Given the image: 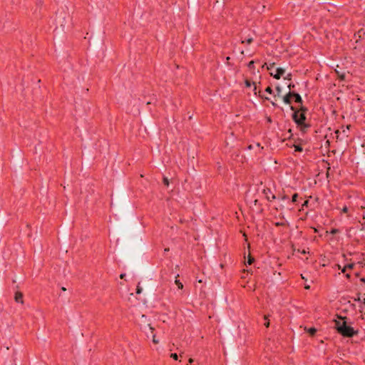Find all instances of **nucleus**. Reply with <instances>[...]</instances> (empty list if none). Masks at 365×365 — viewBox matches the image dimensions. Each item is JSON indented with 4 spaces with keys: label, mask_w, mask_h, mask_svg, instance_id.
Listing matches in <instances>:
<instances>
[{
    "label": "nucleus",
    "mask_w": 365,
    "mask_h": 365,
    "mask_svg": "<svg viewBox=\"0 0 365 365\" xmlns=\"http://www.w3.org/2000/svg\"><path fill=\"white\" fill-rule=\"evenodd\" d=\"M245 83L246 87H250L252 86V83L249 80H245Z\"/></svg>",
    "instance_id": "a878e982"
},
{
    "label": "nucleus",
    "mask_w": 365,
    "mask_h": 365,
    "mask_svg": "<svg viewBox=\"0 0 365 365\" xmlns=\"http://www.w3.org/2000/svg\"><path fill=\"white\" fill-rule=\"evenodd\" d=\"M254 86H255V88H254V92H255V94L257 95V86L255 85V83H253Z\"/></svg>",
    "instance_id": "c9c22d12"
},
{
    "label": "nucleus",
    "mask_w": 365,
    "mask_h": 365,
    "mask_svg": "<svg viewBox=\"0 0 365 365\" xmlns=\"http://www.w3.org/2000/svg\"><path fill=\"white\" fill-rule=\"evenodd\" d=\"M61 290H63V291H66V289L65 287H61Z\"/></svg>",
    "instance_id": "de8ad7c7"
},
{
    "label": "nucleus",
    "mask_w": 365,
    "mask_h": 365,
    "mask_svg": "<svg viewBox=\"0 0 365 365\" xmlns=\"http://www.w3.org/2000/svg\"><path fill=\"white\" fill-rule=\"evenodd\" d=\"M292 98H294V101L297 103L302 104V102H303L302 98L298 93L292 91Z\"/></svg>",
    "instance_id": "423d86ee"
},
{
    "label": "nucleus",
    "mask_w": 365,
    "mask_h": 365,
    "mask_svg": "<svg viewBox=\"0 0 365 365\" xmlns=\"http://www.w3.org/2000/svg\"><path fill=\"white\" fill-rule=\"evenodd\" d=\"M247 66H248V67H249L250 68H253V67H254V61H251L250 62H249V63H248V65H247Z\"/></svg>",
    "instance_id": "bb28decb"
},
{
    "label": "nucleus",
    "mask_w": 365,
    "mask_h": 365,
    "mask_svg": "<svg viewBox=\"0 0 365 365\" xmlns=\"http://www.w3.org/2000/svg\"><path fill=\"white\" fill-rule=\"evenodd\" d=\"M163 183L166 186L169 185V180H168V178H166V177L163 178Z\"/></svg>",
    "instance_id": "b1692460"
},
{
    "label": "nucleus",
    "mask_w": 365,
    "mask_h": 365,
    "mask_svg": "<svg viewBox=\"0 0 365 365\" xmlns=\"http://www.w3.org/2000/svg\"><path fill=\"white\" fill-rule=\"evenodd\" d=\"M336 73L338 76V78L341 80V81H345V77H346V74L344 73H340L339 71L336 70Z\"/></svg>",
    "instance_id": "f8f14e48"
},
{
    "label": "nucleus",
    "mask_w": 365,
    "mask_h": 365,
    "mask_svg": "<svg viewBox=\"0 0 365 365\" xmlns=\"http://www.w3.org/2000/svg\"><path fill=\"white\" fill-rule=\"evenodd\" d=\"M259 96L260 98H262V99H264V100H267V101H269V100H270V98H269V97L264 96H262V95H260V94H259Z\"/></svg>",
    "instance_id": "c85d7f7f"
},
{
    "label": "nucleus",
    "mask_w": 365,
    "mask_h": 365,
    "mask_svg": "<svg viewBox=\"0 0 365 365\" xmlns=\"http://www.w3.org/2000/svg\"><path fill=\"white\" fill-rule=\"evenodd\" d=\"M361 33H363L364 34H365V32L363 31V29L359 30V31H358V35H359V38H361Z\"/></svg>",
    "instance_id": "7c9ffc66"
},
{
    "label": "nucleus",
    "mask_w": 365,
    "mask_h": 365,
    "mask_svg": "<svg viewBox=\"0 0 365 365\" xmlns=\"http://www.w3.org/2000/svg\"><path fill=\"white\" fill-rule=\"evenodd\" d=\"M297 125L300 127V129L302 132H305L306 129L309 128L311 126L310 124L305 123V122H304V123L302 125Z\"/></svg>",
    "instance_id": "9d476101"
},
{
    "label": "nucleus",
    "mask_w": 365,
    "mask_h": 365,
    "mask_svg": "<svg viewBox=\"0 0 365 365\" xmlns=\"http://www.w3.org/2000/svg\"><path fill=\"white\" fill-rule=\"evenodd\" d=\"M125 274H121L120 275V277L121 279H123V278L125 277Z\"/></svg>",
    "instance_id": "37998d69"
},
{
    "label": "nucleus",
    "mask_w": 365,
    "mask_h": 365,
    "mask_svg": "<svg viewBox=\"0 0 365 365\" xmlns=\"http://www.w3.org/2000/svg\"><path fill=\"white\" fill-rule=\"evenodd\" d=\"M252 41H253V38H247L245 40L242 41V43H246L247 44H250Z\"/></svg>",
    "instance_id": "dca6fc26"
},
{
    "label": "nucleus",
    "mask_w": 365,
    "mask_h": 365,
    "mask_svg": "<svg viewBox=\"0 0 365 365\" xmlns=\"http://www.w3.org/2000/svg\"><path fill=\"white\" fill-rule=\"evenodd\" d=\"M248 148H249V149H252V145H250V146L248 147Z\"/></svg>",
    "instance_id": "5fc2aeb1"
},
{
    "label": "nucleus",
    "mask_w": 365,
    "mask_h": 365,
    "mask_svg": "<svg viewBox=\"0 0 365 365\" xmlns=\"http://www.w3.org/2000/svg\"><path fill=\"white\" fill-rule=\"evenodd\" d=\"M288 88H289V89L290 91L292 88H294V85L292 84V83H289V86H288Z\"/></svg>",
    "instance_id": "473e14b6"
},
{
    "label": "nucleus",
    "mask_w": 365,
    "mask_h": 365,
    "mask_svg": "<svg viewBox=\"0 0 365 365\" xmlns=\"http://www.w3.org/2000/svg\"><path fill=\"white\" fill-rule=\"evenodd\" d=\"M354 266H355L354 263H350V264H348L345 265L346 269H353L354 267Z\"/></svg>",
    "instance_id": "412c9836"
},
{
    "label": "nucleus",
    "mask_w": 365,
    "mask_h": 365,
    "mask_svg": "<svg viewBox=\"0 0 365 365\" xmlns=\"http://www.w3.org/2000/svg\"><path fill=\"white\" fill-rule=\"evenodd\" d=\"M274 225L276 227H280V226H283L284 223L283 222H277L274 223Z\"/></svg>",
    "instance_id": "cd10ccee"
},
{
    "label": "nucleus",
    "mask_w": 365,
    "mask_h": 365,
    "mask_svg": "<svg viewBox=\"0 0 365 365\" xmlns=\"http://www.w3.org/2000/svg\"><path fill=\"white\" fill-rule=\"evenodd\" d=\"M264 320H265L264 326L266 327H269V321L268 319V316L264 315Z\"/></svg>",
    "instance_id": "a211bd4d"
},
{
    "label": "nucleus",
    "mask_w": 365,
    "mask_h": 365,
    "mask_svg": "<svg viewBox=\"0 0 365 365\" xmlns=\"http://www.w3.org/2000/svg\"><path fill=\"white\" fill-rule=\"evenodd\" d=\"M298 194L297 193H294L292 197V202L295 203L297 202V199H298Z\"/></svg>",
    "instance_id": "2eb2a0df"
},
{
    "label": "nucleus",
    "mask_w": 365,
    "mask_h": 365,
    "mask_svg": "<svg viewBox=\"0 0 365 365\" xmlns=\"http://www.w3.org/2000/svg\"><path fill=\"white\" fill-rule=\"evenodd\" d=\"M142 291H143V289H142V287H140V283H138L137 288H136V294H139L142 292Z\"/></svg>",
    "instance_id": "6ab92c4d"
},
{
    "label": "nucleus",
    "mask_w": 365,
    "mask_h": 365,
    "mask_svg": "<svg viewBox=\"0 0 365 365\" xmlns=\"http://www.w3.org/2000/svg\"><path fill=\"white\" fill-rule=\"evenodd\" d=\"M174 360H178V356L176 353L171 354L170 356Z\"/></svg>",
    "instance_id": "393cba45"
},
{
    "label": "nucleus",
    "mask_w": 365,
    "mask_h": 365,
    "mask_svg": "<svg viewBox=\"0 0 365 365\" xmlns=\"http://www.w3.org/2000/svg\"><path fill=\"white\" fill-rule=\"evenodd\" d=\"M290 109L294 111L292 115L294 122L297 125L303 124L307 119L305 113H299V111L292 106H291Z\"/></svg>",
    "instance_id": "f03ea898"
},
{
    "label": "nucleus",
    "mask_w": 365,
    "mask_h": 365,
    "mask_svg": "<svg viewBox=\"0 0 365 365\" xmlns=\"http://www.w3.org/2000/svg\"><path fill=\"white\" fill-rule=\"evenodd\" d=\"M265 92L269 93V94H272L273 93V91L272 89V88L270 86H268L265 89Z\"/></svg>",
    "instance_id": "5701e85b"
},
{
    "label": "nucleus",
    "mask_w": 365,
    "mask_h": 365,
    "mask_svg": "<svg viewBox=\"0 0 365 365\" xmlns=\"http://www.w3.org/2000/svg\"><path fill=\"white\" fill-rule=\"evenodd\" d=\"M175 284H177V286L178 287L179 289L183 288V284L179 279L175 280Z\"/></svg>",
    "instance_id": "f3484780"
},
{
    "label": "nucleus",
    "mask_w": 365,
    "mask_h": 365,
    "mask_svg": "<svg viewBox=\"0 0 365 365\" xmlns=\"http://www.w3.org/2000/svg\"><path fill=\"white\" fill-rule=\"evenodd\" d=\"M309 286L307 285V286H305V289H309Z\"/></svg>",
    "instance_id": "3c124183"
},
{
    "label": "nucleus",
    "mask_w": 365,
    "mask_h": 365,
    "mask_svg": "<svg viewBox=\"0 0 365 365\" xmlns=\"http://www.w3.org/2000/svg\"><path fill=\"white\" fill-rule=\"evenodd\" d=\"M255 262V258L250 255H248L247 259L245 262L246 265H251Z\"/></svg>",
    "instance_id": "9b49d317"
},
{
    "label": "nucleus",
    "mask_w": 365,
    "mask_h": 365,
    "mask_svg": "<svg viewBox=\"0 0 365 365\" xmlns=\"http://www.w3.org/2000/svg\"><path fill=\"white\" fill-rule=\"evenodd\" d=\"M14 299L16 302L23 304V294L21 292H16L15 293Z\"/></svg>",
    "instance_id": "0eeeda50"
},
{
    "label": "nucleus",
    "mask_w": 365,
    "mask_h": 365,
    "mask_svg": "<svg viewBox=\"0 0 365 365\" xmlns=\"http://www.w3.org/2000/svg\"><path fill=\"white\" fill-rule=\"evenodd\" d=\"M360 281L365 284V278L364 277L361 278Z\"/></svg>",
    "instance_id": "c03bdc74"
},
{
    "label": "nucleus",
    "mask_w": 365,
    "mask_h": 365,
    "mask_svg": "<svg viewBox=\"0 0 365 365\" xmlns=\"http://www.w3.org/2000/svg\"><path fill=\"white\" fill-rule=\"evenodd\" d=\"M262 192L265 195V197L268 201H271L272 200L276 199V196L272 194V192L269 188L264 189Z\"/></svg>",
    "instance_id": "20e7f679"
},
{
    "label": "nucleus",
    "mask_w": 365,
    "mask_h": 365,
    "mask_svg": "<svg viewBox=\"0 0 365 365\" xmlns=\"http://www.w3.org/2000/svg\"><path fill=\"white\" fill-rule=\"evenodd\" d=\"M356 300H357V301H360V298H359V297H356Z\"/></svg>",
    "instance_id": "864d4df0"
},
{
    "label": "nucleus",
    "mask_w": 365,
    "mask_h": 365,
    "mask_svg": "<svg viewBox=\"0 0 365 365\" xmlns=\"http://www.w3.org/2000/svg\"><path fill=\"white\" fill-rule=\"evenodd\" d=\"M356 300H357V301H360V298H359V297H356Z\"/></svg>",
    "instance_id": "603ef678"
},
{
    "label": "nucleus",
    "mask_w": 365,
    "mask_h": 365,
    "mask_svg": "<svg viewBox=\"0 0 365 365\" xmlns=\"http://www.w3.org/2000/svg\"><path fill=\"white\" fill-rule=\"evenodd\" d=\"M346 278H348V279H349V278L351 277V275H350L349 274H346Z\"/></svg>",
    "instance_id": "a18cd8bd"
},
{
    "label": "nucleus",
    "mask_w": 365,
    "mask_h": 365,
    "mask_svg": "<svg viewBox=\"0 0 365 365\" xmlns=\"http://www.w3.org/2000/svg\"><path fill=\"white\" fill-rule=\"evenodd\" d=\"M272 105L274 107H277V104L276 103H274V101H272L271 102Z\"/></svg>",
    "instance_id": "a19ab883"
},
{
    "label": "nucleus",
    "mask_w": 365,
    "mask_h": 365,
    "mask_svg": "<svg viewBox=\"0 0 365 365\" xmlns=\"http://www.w3.org/2000/svg\"><path fill=\"white\" fill-rule=\"evenodd\" d=\"M291 76H292L291 73H289V74L287 76V77H285L284 78H285V79H288V80H291Z\"/></svg>",
    "instance_id": "f704fd0d"
},
{
    "label": "nucleus",
    "mask_w": 365,
    "mask_h": 365,
    "mask_svg": "<svg viewBox=\"0 0 365 365\" xmlns=\"http://www.w3.org/2000/svg\"><path fill=\"white\" fill-rule=\"evenodd\" d=\"M294 147L295 152H302L303 150V148L300 145H294Z\"/></svg>",
    "instance_id": "4468645a"
},
{
    "label": "nucleus",
    "mask_w": 365,
    "mask_h": 365,
    "mask_svg": "<svg viewBox=\"0 0 365 365\" xmlns=\"http://www.w3.org/2000/svg\"><path fill=\"white\" fill-rule=\"evenodd\" d=\"M292 98V91H289L284 96H283V101L285 104H291Z\"/></svg>",
    "instance_id": "39448f33"
},
{
    "label": "nucleus",
    "mask_w": 365,
    "mask_h": 365,
    "mask_svg": "<svg viewBox=\"0 0 365 365\" xmlns=\"http://www.w3.org/2000/svg\"><path fill=\"white\" fill-rule=\"evenodd\" d=\"M64 16H62V14H61L59 16L56 15V21L57 24H59L61 27H63V21L64 20Z\"/></svg>",
    "instance_id": "6e6552de"
},
{
    "label": "nucleus",
    "mask_w": 365,
    "mask_h": 365,
    "mask_svg": "<svg viewBox=\"0 0 365 365\" xmlns=\"http://www.w3.org/2000/svg\"><path fill=\"white\" fill-rule=\"evenodd\" d=\"M153 341L155 344H158V341L157 340V339H155V335L153 336Z\"/></svg>",
    "instance_id": "72a5a7b5"
},
{
    "label": "nucleus",
    "mask_w": 365,
    "mask_h": 365,
    "mask_svg": "<svg viewBox=\"0 0 365 365\" xmlns=\"http://www.w3.org/2000/svg\"><path fill=\"white\" fill-rule=\"evenodd\" d=\"M276 91H277V94L274 96V98H276L277 96H281L282 88H281L280 86H276Z\"/></svg>",
    "instance_id": "ddd939ff"
},
{
    "label": "nucleus",
    "mask_w": 365,
    "mask_h": 365,
    "mask_svg": "<svg viewBox=\"0 0 365 365\" xmlns=\"http://www.w3.org/2000/svg\"><path fill=\"white\" fill-rule=\"evenodd\" d=\"M274 66V63H269V65H267V68L270 71L269 73L273 78L275 79H279L285 73V69L282 68H277L274 69V71H273Z\"/></svg>",
    "instance_id": "7ed1b4c3"
},
{
    "label": "nucleus",
    "mask_w": 365,
    "mask_h": 365,
    "mask_svg": "<svg viewBox=\"0 0 365 365\" xmlns=\"http://www.w3.org/2000/svg\"><path fill=\"white\" fill-rule=\"evenodd\" d=\"M192 361H193V360H192V359H189V362H190V363H192Z\"/></svg>",
    "instance_id": "8fccbe9b"
},
{
    "label": "nucleus",
    "mask_w": 365,
    "mask_h": 365,
    "mask_svg": "<svg viewBox=\"0 0 365 365\" xmlns=\"http://www.w3.org/2000/svg\"><path fill=\"white\" fill-rule=\"evenodd\" d=\"M339 320H334V328L338 334L346 338H352L358 334L359 330H355L348 324L346 317H338Z\"/></svg>",
    "instance_id": "f257e3e1"
},
{
    "label": "nucleus",
    "mask_w": 365,
    "mask_h": 365,
    "mask_svg": "<svg viewBox=\"0 0 365 365\" xmlns=\"http://www.w3.org/2000/svg\"><path fill=\"white\" fill-rule=\"evenodd\" d=\"M287 132L290 134L289 136V138H290L292 135V129H289Z\"/></svg>",
    "instance_id": "58836bf2"
},
{
    "label": "nucleus",
    "mask_w": 365,
    "mask_h": 365,
    "mask_svg": "<svg viewBox=\"0 0 365 365\" xmlns=\"http://www.w3.org/2000/svg\"><path fill=\"white\" fill-rule=\"evenodd\" d=\"M288 199H289V197H288L287 195H283V196L282 197V200H288Z\"/></svg>",
    "instance_id": "2f4dec72"
},
{
    "label": "nucleus",
    "mask_w": 365,
    "mask_h": 365,
    "mask_svg": "<svg viewBox=\"0 0 365 365\" xmlns=\"http://www.w3.org/2000/svg\"><path fill=\"white\" fill-rule=\"evenodd\" d=\"M301 253H302V254H306V253H307V252H306L304 250H303L301 252Z\"/></svg>",
    "instance_id": "49530a36"
},
{
    "label": "nucleus",
    "mask_w": 365,
    "mask_h": 365,
    "mask_svg": "<svg viewBox=\"0 0 365 365\" xmlns=\"http://www.w3.org/2000/svg\"><path fill=\"white\" fill-rule=\"evenodd\" d=\"M341 212H344V213H346L348 212V207L346 206H344L342 208Z\"/></svg>",
    "instance_id": "c756f323"
},
{
    "label": "nucleus",
    "mask_w": 365,
    "mask_h": 365,
    "mask_svg": "<svg viewBox=\"0 0 365 365\" xmlns=\"http://www.w3.org/2000/svg\"><path fill=\"white\" fill-rule=\"evenodd\" d=\"M339 229H336V228H333L330 231V233L332 234V235H335V234H337V233H339Z\"/></svg>",
    "instance_id": "aec40b11"
},
{
    "label": "nucleus",
    "mask_w": 365,
    "mask_h": 365,
    "mask_svg": "<svg viewBox=\"0 0 365 365\" xmlns=\"http://www.w3.org/2000/svg\"><path fill=\"white\" fill-rule=\"evenodd\" d=\"M169 251V248H165V252H168Z\"/></svg>",
    "instance_id": "09e8293b"
},
{
    "label": "nucleus",
    "mask_w": 365,
    "mask_h": 365,
    "mask_svg": "<svg viewBox=\"0 0 365 365\" xmlns=\"http://www.w3.org/2000/svg\"><path fill=\"white\" fill-rule=\"evenodd\" d=\"M258 202H259L258 200H254V205H257L258 204Z\"/></svg>",
    "instance_id": "79ce46f5"
},
{
    "label": "nucleus",
    "mask_w": 365,
    "mask_h": 365,
    "mask_svg": "<svg viewBox=\"0 0 365 365\" xmlns=\"http://www.w3.org/2000/svg\"><path fill=\"white\" fill-rule=\"evenodd\" d=\"M318 230L317 229H314V232H317Z\"/></svg>",
    "instance_id": "6e6d98bb"
},
{
    "label": "nucleus",
    "mask_w": 365,
    "mask_h": 365,
    "mask_svg": "<svg viewBox=\"0 0 365 365\" xmlns=\"http://www.w3.org/2000/svg\"><path fill=\"white\" fill-rule=\"evenodd\" d=\"M306 330H307V333H308L310 336H314V335H315V334H316V332H317V329H316V328H314V327H311V328H309V329H306Z\"/></svg>",
    "instance_id": "1a4fd4ad"
},
{
    "label": "nucleus",
    "mask_w": 365,
    "mask_h": 365,
    "mask_svg": "<svg viewBox=\"0 0 365 365\" xmlns=\"http://www.w3.org/2000/svg\"><path fill=\"white\" fill-rule=\"evenodd\" d=\"M267 121L268 123H272V118H271V117H267Z\"/></svg>",
    "instance_id": "e433bc0d"
},
{
    "label": "nucleus",
    "mask_w": 365,
    "mask_h": 365,
    "mask_svg": "<svg viewBox=\"0 0 365 365\" xmlns=\"http://www.w3.org/2000/svg\"><path fill=\"white\" fill-rule=\"evenodd\" d=\"M301 113H306L307 108L303 106H301L299 110Z\"/></svg>",
    "instance_id": "4be33fe9"
},
{
    "label": "nucleus",
    "mask_w": 365,
    "mask_h": 365,
    "mask_svg": "<svg viewBox=\"0 0 365 365\" xmlns=\"http://www.w3.org/2000/svg\"><path fill=\"white\" fill-rule=\"evenodd\" d=\"M346 269H346V267L344 266V267H343V269H341V272H342L343 273H345Z\"/></svg>",
    "instance_id": "ea45409f"
},
{
    "label": "nucleus",
    "mask_w": 365,
    "mask_h": 365,
    "mask_svg": "<svg viewBox=\"0 0 365 365\" xmlns=\"http://www.w3.org/2000/svg\"><path fill=\"white\" fill-rule=\"evenodd\" d=\"M308 203H309V201H308V200H306V201H304V202L303 203L302 206H307Z\"/></svg>",
    "instance_id": "4c0bfd02"
}]
</instances>
